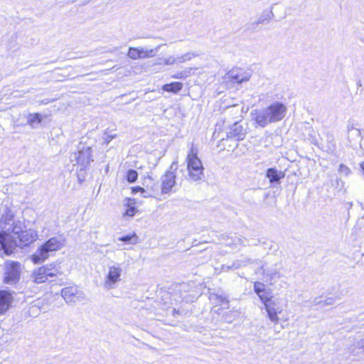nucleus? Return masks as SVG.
<instances>
[{
    "label": "nucleus",
    "mask_w": 364,
    "mask_h": 364,
    "mask_svg": "<svg viewBox=\"0 0 364 364\" xmlns=\"http://www.w3.org/2000/svg\"><path fill=\"white\" fill-rule=\"evenodd\" d=\"M196 56H198V54L195 53H186L184 55L176 58V59L177 60V63H183Z\"/></svg>",
    "instance_id": "obj_29"
},
{
    "label": "nucleus",
    "mask_w": 364,
    "mask_h": 364,
    "mask_svg": "<svg viewBox=\"0 0 364 364\" xmlns=\"http://www.w3.org/2000/svg\"><path fill=\"white\" fill-rule=\"evenodd\" d=\"M270 243H271V244H270V245H269V248L271 249V248L272 247V246H273V244H272V242H270Z\"/></svg>",
    "instance_id": "obj_52"
},
{
    "label": "nucleus",
    "mask_w": 364,
    "mask_h": 364,
    "mask_svg": "<svg viewBox=\"0 0 364 364\" xmlns=\"http://www.w3.org/2000/svg\"><path fill=\"white\" fill-rule=\"evenodd\" d=\"M241 264L235 263V261L232 262L230 264H222L221 270L223 272H228L230 269H237L240 268V265Z\"/></svg>",
    "instance_id": "obj_37"
},
{
    "label": "nucleus",
    "mask_w": 364,
    "mask_h": 364,
    "mask_svg": "<svg viewBox=\"0 0 364 364\" xmlns=\"http://www.w3.org/2000/svg\"><path fill=\"white\" fill-rule=\"evenodd\" d=\"M228 75L232 81L237 83L247 82L250 79V75L244 73L240 69L232 70L228 73Z\"/></svg>",
    "instance_id": "obj_17"
},
{
    "label": "nucleus",
    "mask_w": 364,
    "mask_h": 364,
    "mask_svg": "<svg viewBox=\"0 0 364 364\" xmlns=\"http://www.w3.org/2000/svg\"><path fill=\"white\" fill-rule=\"evenodd\" d=\"M9 228H11L10 232H6V234H9L11 236L13 237L14 240H16L18 239V235L21 234L24 230H22L20 225L18 223L15 224L12 226H9Z\"/></svg>",
    "instance_id": "obj_26"
},
{
    "label": "nucleus",
    "mask_w": 364,
    "mask_h": 364,
    "mask_svg": "<svg viewBox=\"0 0 364 364\" xmlns=\"http://www.w3.org/2000/svg\"><path fill=\"white\" fill-rule=\"evenodd\" d=\"M117 137L116 134H109V132L105 131L102 136V145H108L110 141Z\"/></svg>",
    "instance_id": "obj_34"
},
{
    "label": "nucleus",
    "mask_w": 364,
    "mask_h": 364,
    "mask_svg": "<svg viewBox=\"0 0 364 364\" xmlns=\"http://www.w3.org/2000/svg\"><path fill=\"white\" fill-rule=\"evenodd\" d=\"M92 149L91 147H83L77 152L71 154L70 160L72 162L75 161L74 165H79L81 169L86 168L93 161L92 159Z\"/></svg>",
    "instance_id": "obj_7"
},
{
    "label": "nucleus",
    "mask_w": 364,
    "mask_h": 364,
    "mask_svg": "<svg viewBox=\"0 0 364 364\" xmlns=\"http://www.w3.org/2000/svg\"><path fill=\"white\" fill-rule=\"evenodd\" d=\"M245 134L246 131L239 122H235L227 132L228 138L235 139L236 140H242Z\"/></svg>",
    "instance_id": "obj_12"
},
{
    "label": "nucleus",
    "mask_w": 364,
    "mask_h": 364,
    "mask_svg": "<svg viewBox=\"0 0 364 364\" xmlns=\"http://www.w3.org/2000/svg\"><path fill=\"white\" fill-rule=\"evenodd\" d=\"M175 63H177V60L173 56H169L168 58L164 59V64L166 65H171Z\"/></svg>",
    "instance_id": "obj_40"
},
{
    "label": "nucleus",
    "mask_w": 364,
    "mask_h": 364,
    "mask_svg": "<svg viewBox=\"0 0 364 364\" xmlns=\"http://www.w3.org/2000/svg\"><path fill=\"white\" fill-rule=\"evenodd\" d=\"M338 171L339 172V173L341 175H343V176H348L351 173L350 169L347 166H346V165H344L343 164L339 165V168L338 169Z\"/></svg>",
    "instance_id": "obj_39"
},
{
    "label": "nucleus",
    "mask_w": 364,
    "mask_h": 364,
    "mask_svg": "<svg viewBox=\"0 0 364 364\" xmlns=\"http://www.w3.org/2000/svg\"><path fill=\"white\" fill-rule=\"evenodd\" d=\"M266 242L264 241V238L257 239L255 241H253L252 243H250V245H257L258 244H265Z\"/></svg>",
    "instance_id": "obj_47"
},
{
    "label": "nucleus",
    "mask_w": 364,
    "mask_h": 364,
    "mask_svg": "<svg viewBox=\"0 0 364 364\" xmlns=\"http://www.w3.org/2000/svg\"><path fill=\"white\" fill-rule=\"evenodd\" d=\"M42 121L41 115L39 113L30 114L28 117V123L33 127L35 122L41 123Z\"/></svg>",
    "instance_id": "obj_30"
},
{
    "label": "nucleus",
    "mask_w": 364,
    "mask_h": 364,
    "mask_svg": "<svg viewBox=\"0 0 364 364\" xmlns=\"http://www.w3.org/2000/svg\"><path fill=\"white\" fill-rule=\"evenodd\" d=\"M356 84H357L358 87H361L362 86L361 80H357Z\"/></svg>",
    "instance_id": "obj_50"
},
{
    "label": "nucleus",
    "mask_w": 364,
    "mask_h": 364,
    "mask_svg": "<svg viewBox=\"0 0 364 364\" xmlns=\"http://www.w3.org/2000/svg\"><path fill=\"white\" fill-rule=\"evenodd\" d=\"M33 281L37 284L49 282L48 277L46 274L45 268L39 267L32 273Z\"/></svg>",
    "instance_id": "obj_19"
},
{
    "label": "nucleus",
    "mask_w": 364,
    "mask_h": 364,
    "mask_svg": "<svg viewBox=\"0 0 364 364\" xmlns=\"http://www.w3.org/2000/svg\"><path fill=\"white\" fill-rule=\"evenodd\" d=\"M183 88V84L180 82H173L163 86V90L166 92L177 93Z\"/></svg>",
    "instance_id": "obj_23"
},
{
    "label": "nucleus",
    "mask_w": 364,
    "mask_h": 364,
    "mask_svg": "<svg viewBox=\"0 0 364 364\" xmlns=\"http://www.w3.org/2000/svg\"><path fill=\"white\" fill-rule=\"evenodd\" d=\"M188 178L193 181L202 180L204 168L200 159L198 156V149L192 143L186 157Z\"/></svg>",
    "instance_id": "obj_4"
},
{
    "label": "nucleus",
    "mask_w": 364,
    "mask_h": 364,
    "mask_svg": "<svg viewBox=\"0 0 364 364\" xmlns=\"http://www.w3.org/2000/svg\"><path fill=\"white\" fill-rule=\"evenodd\" d=\"M361 132L360 129L352 130L348 133V139L351 146L361 141Z\"/></svg>",
    "instance_id": "obj_24"
},
{
    "label": "nucleus",
    "mask_w": 364,
    "mask_h": 364,
    "mask_svg": "<svg viewBox=\"0 0 364 364\" xmlns=\"http://www.w3.org/2000/svg\"><path fill=\"white\" fill-rule=\"evenodd\" d=\"M210 299L215 304L225 305L227 308L229 307L228 296L223 293H211L210 294Z\"/></svg>",
    "instance_id": "obj_18"
},
{
    "label": "nucleus",
    "mask_w": 364,
    "mask_h": 364,
    "mask_svg": "<svg viewBox=\"0 0 364 364\" xmlns=\"http://www.w3.org/2000/svg\"><path fill=\"white\" fill-rule=\"evenodd\" d=\"M191 68H186L184 70L177 72L176 74L173 75L172 77L175 79H185L191 75Z\"/></svg>",
    "instance_id": "obj_27"
},
{
    "label": "nucleus",
    "mask_w": 364,
    "mask_h": 364,
    "mask_svg": "<svg viewBox=\"0 0 364 364\" xmlns=\"http://www.w3.org/2000/svg\"><path fill=\"white\" fill-rule=\"evenodd\" d=\"M235 318V315H232V314H227L223 316L224 320L228 323H231Z\"/></svg>",
    "instance_id": "obj_43"
},
{
    "label": "nucleus",
    "mask_w": 364,
    "mask_h": 364,
    "mask_svg": "<svg viewBox=\"0 0 364 364\" xmlns=\"http://www.w3.org/2000/svg\"><path fill=\"white\" fill-rule=\"evenodd\" d=\"M335 149H336V142L334 141L333 139L331 137V139L329 141V144L328 145V151H331L332 153L335 151Z\"/></svg>",
    "instance_id": "obj_42"
},
{
    "label": "nucleus",
    "mask_w": 364,
    "mask_h": 364,
    "mask_svg": "<svg viewBox=\"0 0 364 364\" xmlns=\"http://www.w3.org/2000/svg\"><path fill=\"white\" fill-rule=\"evenodd\" d=\"M343 184L344 183L343 181H342L341 178H336L334 181V183H333L332 185L333 186H336V188H339V190H341L343 188Z\"/></svg>",
    "instance_id": "obj_41"
},
{
    "label": "nucleus",
    "mask_w": 364,
    "mask_h": 364,
    "mask_svg": "<svg viewBox=\"0 0 364 364\" xmlns=\"http://www.w3.org/2000/svg\"><path fill=\"white\" fill-rule=\"evenodd\" d=\"M13 297L11 292L0 290V315L4 314L11 306Z\"/></svg>",
    "instance_id": "obj_14"
},
{
    "label": "nucleus",
    "mask_w": 364,
    "mask_h": 364,
    "mask_svg": "<svg viewBox=\"0 0 364 364\" xmlns=\"http://www.w3.org/2000/svg\"><path fill=\"white\" fill-rule=\"evenodd\" d=\"M274 17V14L272 11H264L258 18L257 19L252 22L251 25L252 26H257L259 24H263L265 23H269L272 18Z\"/></svg>",
    "instance_id": "obj_22"
},
{
    "label": "nucleus",
    "mask_w": 364,
    "mask_h": 364,
    "mask_svg": "<svg viewBox=\"0 0 364 364\" xmlns=\"http://www.w3.org/2000/svg\"><path fill=\"white\" fill-rule=\"evenodd\" d=\"M360 166L364 173V161L361 164Z\"/></svg>",
    "instance_id": "obj_51"
},
{
    "label": "nucleus",
    "mask_w": 364,
    "mask_h": 364,
    "mask_svg": "<svg viewBox=\"0 0 364 364\" xmlns=\"http://www.w3.org/2000/svg\"><path fill=\"white\" fill-rule=\"evenodd\" d=\"M266 289L265 285L259 282H255L254 284V291L258 295Z\"/></svg>",
    "instance_id": "obj_38"
},
{
    "label": "nucleus",
    "mask_w": 364,
    "mask_h": 364,
    "mask_svg": "<svg viewBox=\"0 0 364 364\" xmlns=\"http://www.w3.org/2000/svg\"><path fill=\"white\" fill-rule=\"evenodd\" d=\"M269 319L275 324L279 323L278 315L283 311V307L277 299H272L264 304Z\"/></svg>",
    "instance_id": "obj_10"
},
{
    "label": "nucleus",
    "mask_w": 364,
    "mask_h": 364,
    "mask_svg": "<svg viewBox=\"0 0 364 364\" xmlns=\"http://www.w3.org/2000/svg\"><path fill=\"white\" fill-rule=\"evenodd\" d=\"M277 266L278 264H275L274 267L264 269V266L263 264L260 265L259 269L262 272L264 277H266L271 284L276 282L277 279L281 278L282 276V274L280 272L281 267H277Z\"/></svg>",
    "instance_id": "obj_11"
},
{
    "label": "nucleus",
    "mask_w": 364,
    "mask_h": 364,
    "mask_svg": "<svg viewBox=\"0 0 364 364\" xmlns=\"http://www.w3.org/2000/svg\"><path fill=\"white\" fill-rule=\"evenodd\" d=\"M235 263L241 264L240 265V267H245L249 264H261V261L259 259H252L251 258L248 257H242L241 259H237L235 261Z\"/></svg>",
    "instance_id": "obj_28"
},
{
    "label": "nucleus",
    "mask_w": 364,
    "mask_h": 364,
    "mask_svg": "<svg viewBox=\"0 0 364 364\" xmlns=\"http://www.w3.org/2000/svg\"><path fill=\"white\" fill-rule=\"evenodd\" d=\"M335 299L332 297H329L326 300H320V301H314V305H319L321 307H324L326 306H331L334 304Z\"/></svg>",
    "instance_id": "obj_32"
},
{
    "label": "nucleus",
    "mask_w": 364,
    "mask_h": 364,
    "mask_svg": "<svg viewBox=\"0 0 364 364\" xmlns=\"http://www.w3.org/2000/svg\"><path fill=\"white\" fill-rule=\"evenodd\" d=\"M127 56L132 60L139 59V47H130L127 53Z\"/></svg>",
    "instance_id": "obj_33"
},
{
    "label": "nucleus",
    "mask_w": 364,
    "mask_h": 364,
    "mask_svg": "<svg viewBox=\"0 0 364 364\" xmlns=\"http://www.w3.org/2000/svg\"><path fill=\"white\" fill-rule=\"evenodd\" d=\"M38 239L36 230H26L18 235V239L14 240L13 237L5 232H0V256L10 255L16 247H26Z\"/></svg>",
    "instance_id": "obj_2"
},
{
    "label": "nucleus",
    "mask_w": 364,
    "mask_h": 364,
    "mask_svg": "<svg viewBox=\"0 0 364 364\" xmlns=\"http://www.w3.org/2000/svg\"><path fill=\"white\" fill-rule=\"evenodd\" d=\"M225 245L227 246H230L232 247H237L240 245H246V244L244 243L243 240L238 236H235L234 237L228 238L227 240Z\"/></svg>",
    "instance_id": "obj_25"
},
{
    "label": "nucleus",
    "mask_w": 364,
    "mask_h": 364,
    "mask_svg": "<svg viewBox=\"0 0 364 364\" xmlns=\"http://www.w3.org/2000/svg\"><path fill=\"white\" fill-rule=\"evenodd\" d=\"M65 237L62 235L50 238L31 256V260L34 264L44 262L48 258L49 252L61 249L65 245Z\"/></svg>",
    "instance_id": "obj_3"
},
{
    "label": "nucleus",
    "mask_w": 364,
    "mask_h": 364,
    "mask_svg": "<svg viewBox=\"0 0 364 364\" xmlns=\"http://www.w3.org/2000/svg\"><path fill=\"white\" fill-rule=\"evenodd\" d=\"M287 111V107L283 103L274 102L266 108L254 110L251 114L257 126L264 128L283 119Z\"/></svg>",
    "instance_id": "obj_1"
},
{
    "label": "nucleus",
    "mask_w": 364,
    "mask_h": 364,
    "mask_svg": "<svg viewBox=\"0 0 364 364\" xmlns=\"http://www.w3.org/2000/svg\"><path fill=\"white\" fill-rule=\"evenodd\" d=\"M137 236L136 234L132 235H127L119 238V240L129 243V244H136L137 242Z\"/></svg>",
    "instance_id": "obj_31"
},
{
    "label": "nucleus",
    "mask_w": 364,
    "mask_h": 364,
    "mask_svg": "<svg viewBox=\"0 0 364 364\" xmlns=\"http://www.w3.org/2000/svg\"><path fill=\"white\" fill-rule=\"evenodd\" d=\"M122 269L119 265H113L108 267V272L105 277L104 287L109 290L114 289L116 284L121 279Z\"/></svg>",
    "instance_id": "obj_9"
},
{
    "label": "nucleus",
    "mask_w": 364,
    "mask_h": 364,
    "mask_svg": "<svg viewBox=\"0 0 364 364\" xmlns=\"http://www.w3.org/2000/svg\"><path fill=\"white\" fill-rule=\"evenodd\" d=\"M358 348L364 350V338L358 341Z\"/></svg>",
    "instance_id": "obj_48"
},
{
    "label": "nucleus",
    "mask_w": 364,
    "mask_h": 364,
    "mask_svg": "<svg viewBox=\"0 0 364 364\" xmlns=\"http://www.w3.org/2000/svg\"><path fill=\"white\" fill-rule=\"evenodd\" d=\"M177 170L176 162H173L170 169L166 171L161 177V183L159 186L160 191L163 194L169 193L176 185V171Z\"/></svg>",
    "instance_id": "obj_6"
},
{
    "label": "nucleus",
    "mask_w": 364,
    "mask_h": 364,
    "mask_svg": "<svg viewBox=\"0 0 364 364\" xmlns=\"http://www.w3.org/2000/svg\"><path fill=\"white\" fill-rule=\"evenodd\" d=\"M144 186L146 187L147 189L151 190L152 194L158 193L160 191V187L158 183H155L154 178L151 176L148 175L144 179Z\"/></svg>",
    "instance_id": "obj_20"
},
{
    "label": "nucleus",
    "mask_w": 364,
    "mask_h": 364,
    "mask_svg": "<svg viewBox=\"0 0 364 364\" xmlns=\"http://www.w3.org/2000/svg\"><path fill=\"white\" fill-rule=\"evenodd\" d=\"M14 215L10 210H7L1 217L0 220V227L2 229L1 232H10L9 226L14 225Z\"/></svg>",
    "instance_id": "obj_16"
},
{
    "label": "nucleus",
    "mask_w": 364,
    "mask_h": 364,
    "mask_svg": "<svg viewBox=\"0 0 364 364\" xmlns=\"http://www.w3.org/2000/svg\"><path fill=\"white\" fill-rule=\"evenodd\" d=\"M266 177L269 180L271 184H279L280 180L285 177V173L275 168H269L266 171Z\"/></svg>",
    "instance_id": "obj_15"
},
{
    "label": "nucleus",
    "mask_w": 364,
    "mask_h": 364,
    "mask_svg": "<svg viewBox=\"0 0 364 364\" xmlns=\"http://www.w3.org/2000/svg\"><path fill=\"white\" fill-rule=\"evenodd\" d=\"M45 268L46 274L48 277L49 282H53L54 278L62 275L63 272L60 263L53 262L42 266Z\"/></svg>",
    "instance_id": "obj_13"
},
{
    "label": "nucleus",
    "mask_w": 364,
    "mask_h": 364,
    "mask_svg": "<svg viewBox=\"0 0 364 364\" xmlns=\"http://www.w3.org/2000/svg\"><path fill=\"white\" fill-rule=\"evenodd\" d=\"M132 193H139V192H141V193H144L145 192L144 188H142V187H140V186L133 187L132 188Z\"/></svg>",
    "instance_id": "obj_46"
},
{
    "label": "nucleus",
    "mask_w": 364,
    "mask_h": 364,
    "mask_svg": "<svg viewBox=\"0 0 364 364\" xmlns=\"http://www.w3.org/2000/svg\"><path fill=\"white\" fill-rule=\"evenodd\" d=\"M162 63H164V59H162V58H159L158 60V62L156 63V64H157V65H161Z\"/></svg>",
    "instance_id": "obj_49"
},
{
    "label": "nucleus",
    "mask_w": 364,
    "mask_h": 364,
    "mask_svg": "<svg viewBox=\"0 0 364 364\" xmlns=\"http://www.w3.org/2000/svg\"><path fill=\"white\" fill-rule=\"evenodd\" d=\"M136 213V208L134 207H130L126 210L125 215L132 217Z\"/></svg>",
    "instance_id": "obj_45"
},
{
    "label": "nucleus",
    "mask_w": 364,
    "mask_h": 364,
    "mask_svg": "<svg viewBox=\"0 0 364 364\" xmlns=\"http://www.w3.org/2000/svg\"><path fill=\"white\" fill-rule=\"evenodd\" d=\"M138 178V173L134 169H129L127 173V180L129 183L135 182Z\"/></svg>",
    "instance_id": "obj_36"
},
{
    "label": "nucleus",
    "mask_w": 364,
    "mask_h": 364,
    "mask_svg": "<svg viewBox=\"0 0 364 364\" xmlns=\"http://www.w3.org/2000/svg\"><path fill=\"white\" fill-rule=\"evenodd\" d=\"M359 129L356 127V125L353 122H348L347 125L348 133L352 132V130Z\"/></svg>",
    "instance_id": "obj_44"
},
{
    "label": "nucleus",
    "mask_w": 364,
    "mask_h": 364,
    "mask_svg": "<svg viewBox=\"0 0 364 364\" xmlns=\"http://www.w3.org/2000/svg\"><path fill=\"white\" fill-rule=\"evenodd\" d=\"M3 282L7 284H16L20 279L21 264L18 262L7 260L4 267Z\"/></svg>",
    "instance_id": "obj_5"
},
{
    "label": "nucleus",
    "mask_w": 364,
    "mask_h": 364,
    "mask_svg": "<svg viewBox=\"0 0 364 364\" xmlns=\"http://www.w3.org/2000/svg\"><path fill=\"white\" fill-rule=\"evenodd\" d=\"M161 46L162 45H159L153 49H146L142 47H139V59L154 57Z\"/></svg>",
    "instance_id": "obj_21"
},
{
    "label": "nucleus",
    "mask_w": 364,
    "mask_h": 364,
    "mask_svg": "<svg viewBox=\"0 0 364 364\" xmlns=\"http://www.w3.org/2000/svg\"><path fill=\"white\" fill-rule=\"evenodd\" d=\"M257 296H259V298L264 304L267 303L269 300L273 299L271 291L267 289H265L262 293H260Z\"/></svg>",
    "instance_id": "obj_35"
},
{
    "label": "nucleus",
    "mask_w": 364,
    "mask_h": 364,
    "mask_svg": "<svg viewBox=\"0 0 364 364\" xmlns=\"http://www.w3.org/2000/svg\"><path fill=\"white\" fill-rule=\"evenodd\" d=\"M61 296L68 304H75L84 301L86 298L82 291L76 287H65L61 290Z\"/></svg>",
    "instance_id": "obj_8"
}]
</instances>
